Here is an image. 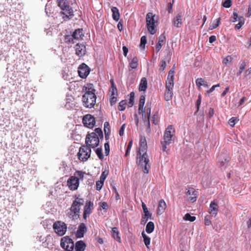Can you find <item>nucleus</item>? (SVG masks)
<instances>
[{"label": "nucleus", "mask_w": 251, "mask_h": 251, "mask_svg": "<svg viewBox=\"0 0 251 251\" xmlns=\"http://www.w3.org/2000/svg\"><path fill=\"white\" fill-rule=\"evenodd\" d=\"M149 159L147 152H144L138 156L137 155L136 163L138 166L142 169L143 172L145 174L149 173V170L151 168L149 164Z\"/></svg>", "instance_id": "nucleus-1"}, {"label": "nucleus", "mask_w": 251, "mask_h": 251, "mask_svg": "<svg viewBox=\"0 0 251 251\" xmlns=\"http://www.w3.org/2000/svg\"><path fill=\"white\" fill-rule=\"evenodd\" d=\"M58 6L62 10V14L64 15V18L66 17L69 18L74 15L73 10L69 5L68 0H57Z\"/></svg>", "instance_id": "nucleus-2"}, {"label": "nucleus", "mask_w": 251, "mask_h": 251, "mask_svg": "<svg viewBox=\"0 0 251 251\" xmlns=\"http://www.w3.org/2000/svg\"><path fill=\"white\" fill-rule=\"evenodd\" d=\"M155 15L151 12L148 13L146 15L147 27L149 32L152 35L155 33V27L157 20L155 19Z\"/></svg>", "instance_id": "nucleus-3"}, {"label": "nucleus", "mask_w": 251, "mask_h": 251, "mask_svg": "<svg viewBox=\"0 0 251 251\" xmlns=\"http://www.w3.org/2000/svg\"><path fill=\"white\" fill-rule=\"evenodd\" d=\"M100 138L96 136V133H88L85 138V144L91 149L97 147L100 143Z\"/></svg>", "instance_id": "nucleus-4"}, {"label": "nucleus", "mask_w": 251, "mask_h": 251, "mask_svg": "<svg viewBox=\"0 0 251 251\" xmlns=\"http://www.w3.org/2000/svg\"><path fill=\"white\" fill-rule=\"evenodd\" d=\"M84 36L83 30L78 28L75 29L71 35H67L65 37V42L69 43H75L76 41L80 39Z\"/></svg>", "instance_id": "nucleus-5"}, {"label": "nucleus", "mask_w": 251, "mask_h": 251, "mask_svg": "<svg viewBox=\"0 0 251 251\" xmlns=\"http://www.w3.org/2000/svg\"><path fill=\"white\" fill-rule=\"evenodd\" d=\"M91 150L88 146H82L77 153L79 159L82 161H86L90 157Z\"/></svg>", "instance_id": "nucleus-6"}, {"label": "nucleus", "mask_w": 251, "mask_h": 251, "mask_svg": "<svg viewBox=\"0 0 251 251\" xmlns=\"http://www.w3.org/2000/svg\"><path fill=\"white\" fill-rule=\"evenodd\" d=\"M60 246L65 250V251H72L74 249L75 244L71 238L69 236H65L61 239Z\"/></svg>", "instance_id": "nucleus-7"}, {"label": "nucleus", "mask_w": 251, "mask_h": 251, "mask_svg": "<svg viewBox=\"0 0 251 251\" xmlns=\"http://www.w3.org/2000/svg\"><path fill=\"white\" fill-rule=\"evenodd\" d=\"M53 228L58 235L62 236L65 234L67 226L64 222L59 221L53 223Z\"/></svg>", "instance_id": "nucleus-8"}, {"label": "nucleus", "mask_w": 251, "mask_h": 251, "mask_svg": "<svg viewBox=\"0 0 251 251\" xmlns=\"http://www.w3.org/2000/svg\"><path fill=\"white\" fill-rule=\"evenodd\" d=\"M84 201L83 199L77 198L73 201L70 208L71 211L74 213V216L78 215L80 212V207L84 203Z\"/></svg>", "instance_id": "nucleus-9"}, {"label": "nucleus", "mask_w": 251, "mask_h": 251, "mask_svg": "<svg viewBox=\"0 0 251 251\" xmlns=\"http://www.w3.org/2000/svg\"><path fill=\"white\" fill-rule=\"evenodd\" d=\"M91 69L85 63H82L78 68V73L82 78H85L90 74Z\"/></svg>", "instance_id": "nucleus-10"}, {"label": "nucleus", "mask_w": 251, "mask_h": 251, "mask_svg": "<svg viewBox=\"0 0 251 251\" xmlns=\"http://www.w3.org/2000/svg\"><path fill=\"white\" fill-rule=\"evenodd\" d=\"M82 123L85 126L91 128L95 126V120L91 115L87 114L83 117Z\"/></svg>", "instance_id": "nucleus-11"}, {"label": "nucleus", "mask_w": 251, "mask_h": 251, "mask_svg": "<svg viewBox=\"0 0 251 251\" xmlns=\"http://www.w3.org/2000/svg\"><path fill=\"white\" fill-rule=\"evenodd\" d=\"M79 182L75 176H71L67 181V185L71 190H75L79 186Z\"/></svg>", "instance_id": "nucleus-12"}, {"label": "nucleus", "mask_w": 251, "mask_h": 251, "mask_svg": "<svg viewBox=\"0 0 251 251\" xmlns=\"http://www.w3.org/2000/svg\"><path fill=\"white\" fill-rule=\"evenodd\" d=\"M85 93L84 94V99H86V101H87L88 98L93 97L95 95V90L94 88L93 85L92 84H87V86L85 87Z\"/></svg>", "instance_id": "nucleus-13"}, {"label": "nucleus", "mask_w": 251, "mask_h": 251, "mask_svg": "<svg viewBox=\"0 0 251 251\" xmlns=\"http://www.w3.org/2000/svg\"><path fill=\"white\" fill-rule=\"evenodd\" d=\"M172 138L168 136L164 135L163 140L161 142L162 146V150L163 151L166 152L168 153V151L169 149L167 148V146H169L172 143Z\"/></svg>", "instance_id": "nucleus-14"}, {"label": "nucleus", "mask_w": 251, "mask_h": 251, "mask_svg": "<svg viewBox=\"0 0 251 251\" xmlns=\"http://www.w3.org/2000/svg\"><path fill=\"white\" fill-rule=\"evenodd\" d=\"M147 144L145 137H141L140 140L139 147L137 152V155H140L142 152H147Z\"/></svg>", "instance_id": "nucleus-15"}, {"label": "nucleus", "mask_w": 251, "mask_h": 251, "mask_svg": "<svg viewBox=\"0 0 251 251\" xmlns=\"http://www.w3.org/2000/svg\"><path fill=\"white\" fill-rule=\"evenodd\" d=\"M75 50L76 54L79 57H82L84 56L86 52V47L83 44L77 43L75 46Z\"/></svg>", "instance_id": "nucleus-16"}, {"label": "nucleus", "mask_w": 251, "mask_h": 251, "mask_svg": "<svg viewBox=\"0 0 251 251\" xmlns=\"http://www.w3.org/2000/svg\"><path fill=\"white\" fill-rule=\"evenodd\" d=\"M186 196L188 201L194 202L197 200V192L193 188L189 189L186 192Z\"/></svg>", "instance_id": "nucleus-17"}, {"label": "nucleus", "mask_w": 251, "mask_h": 251, "mask_svg": "<svg viewBox=\"0 0 251 251\" xmlns=\"http://www.w3.org/2000/svg\"><path fill=\"white\" fill-rule=\"evenodd\" d=\"M93 205L94 204L93 202L91 201H87L84 208L83 218L84 219H86L87 215H89L92 212V209L93 208Z\"/></svg>", "instance_id": "nucleus-18"}, {"label": "nucleus", "mask_w": 251, "mask_h": 251, "mask_svg": "<svg viewBox=\"0 0 251 251\" xmlns=\"http://www.w3.org/2000/svg\"><path fill=\"white\" fill-rule=\"evenodd\" d=\"M145 96L144 95H142L140 96L139 103V111L140 113L142 114V119H144V116H145V118L146 119V115H145V108H144V106L145 102Z\"/></svg>", "instance_id": "nucleus-19"}, {"label": "nucleus", "mask_w": 251, "mask_h": 251, "mask_svg": "<svg viewBox=\"0 0 251 251\" xmlns=\"http://www.w3.org/2000/svg\"><path fill=\"white\" fill-rule=\"evenodd\" d=\"M87 231V227L84 223H81L78 226V229L76 232V236L78 238H82L84 233Z\"/></svg>", "instance_id": "nucleus-20"}, {"label": "nucleus", "mask_w": 251, "mask_h": 251, "mask_svg": "<svg viewBox=\"0 0 251 251\" xmlns=\"http://www.w3.org/2000/svg\"><path fill=\"white\" fill-rule=\"evenodd\" d=\"M182 14L178 13L176 17L174 18L172 21L173 25L174 26L179 28L182 25Z\"/></svg>", "instance_id": "nucleus-21"}, {"label": "nucleus", "mask_w": 251, "mask_h": 251, "mask_svg": "<svg viewBox=\"0 0 251 251\" xmlns=\"http://www.w3.org/2000/svg\"><path fill=\"white\" fill-rule=\"evenodd\" d=\"M93 97L88 98V103L87 101H86V99H84V95L82 97V100L84 104V105L88 108H91L94 106L96 103V95L94 96L93 99Z\"/></svg>", "instance_id": "nucleus-22"}, {"label": "nucleus", "mask_w": 251, "mask_h": 251, "mask_svg": "<svg viewBox=\"0 0 251 251\" xmlns=\"http://www.w3.org/2000/svg\"><path fill=\"white\" fill-rule=\"evenodd\" d=\"M218 204L215 202V201H211L210 204V206H209V213L211 215L215 216L218 213Z\"/></svg>", "instance_id": "nucleus-23"}, {"label": "nucleus", "mask_w": 251, "mask_h": 251, "mask_svg": "<svg viewBox=\"0 0 251 251\" xmlns=\"http://www.w3.org/2000/svg\"><path fill=\"white\" fill-rule=\"evenodd\" d=\"M165 40L166 37L164 34H161L158 37V42L155 46V51L157 53L160 51Z\"/></svg>", "instance_id": "nucleus-24"}, {"label": "nucleus", "mask_w": 251, "mask_h": 251, "mask_svg": "<svg viewBox=\"0 0 251 251\" xmlns=\"http://www.w3.org/2000/svg\"><path fill=\"white\" fill-rule=\"evenodd\" d=\"M166 208V204L163 200H161L158 203L157 210V215H161Z\"/></svg>", "instance_id": "nucleus-25"}, {"label": "nucleus", "mask_w": 251, "mask_h": 251, "mask_svg": "<svg viewBox=\"0 0 251 251\" xmlns=\"http://www.w3.org/2000/svg\"><path fill=\"white\" fill-rule=\"evenodd\" d=\"M86 247V244L82 240L77 241L75 244V251H84Z\"/></svg>", "instance_id": "nucleus-26"}, {"label": "nucleus", "mask_w": 251, "mask_h": 251, "mask_svg": "<svg viewBox=\"0 0 251 251\" xmlns=\"http://www.w3.org/2000/svg\"><path fill=\"white\" fill-rule=\"evenodd\" d=\"M175 132V128L172 126H169L165 129L164 135L168 136L173 138Z\"/></svg>", "instance_id": "nucleus-27"}, {"label": "nucleus", "mask_w": 251, "mask_h": 251, "mask_svg": "<svg viewBox=\"0 0 251 251\" xmlns=\"http://www.w3.org/2000/svg\"><path fill=\"white\" fill-rule=\"evenodd\" d=\"M111 234L115 240L118 242H121V238L119 236V232L117 227H114L112 228Z\"/></svg>", "instance_id": "nucleus-28"}, {"label": "nucleus", "mask_w": 251, "mask_h": 251, "mask_svg": "<svg viewBox=\"0 0 251 251\" xmlns=\"http://www.w3.org/2000/svg\"><path fill=\"white\" fill-rule=\"evenodd\" d=\"M112 12V18L114 20L117 22L120 18V13L118 9L116 7H113L111 8Z\"/></svg>", "instance_id": "nucleus-29"}, {"label": "nucleus", "mask_w": 251, "mask_h": 251, "mask_svg": "<svg viewBox=\"0 0 251 251\" xmlns=\"http://www.w3.org/2000/svg\"><path fill=\"white\" fill-rule=\"evenodd\" d=\"M174 79L173 76L171 75V77H167L166 81V89H173L174 87Z\"/></svg>", "instance_id": "nucleus-30"}, {"label": "nucleus", "mask_w": 251, "mask_h": 251, "mask_svg": "<svg viewBox=\"0 0 251 251\" xmlns=\"http://www.w3.org/2000/svg\"><path fill=\"white\" fill-rule=\"evenodd\" d=\"M147 88V80L146 78H142L139 85V89L141 91H145Z\"/></svg>", "instance_id": "nucleus-31"}, {"label": "nucleus", "mask_w": 251, "mask_h": 251, "mask_svg": "<svg viewBox=\"0 0 251 251\" xmlns=\"http://www.w3.org/2000/svg\"><path fill=\"white\" fill-rule=\"evenodd\" d=\"M173 89H166L165 93V100L169 101L172 100L173 96Z\"/></svg>", "instance_id": "nucleus-32"}, {"label": "nucleus", "mask_w": 251, "mask_h": 251, "mask_svg": "<svg viewBox=\"0 0 251 251\" xmlns=\"http://www.w3.org/2000/svg\"><path fill=\"white\" fill-rule=\"evenodd\" d=\"M196 84L199 88H200L201 86H203L205 87H208L207 83L202 78H199L197 79L196 80Z\"/></svg>", "instance_id": "nucleus-33"}, {"label": "nucleus", "mask_w": 251, "mask_h": 251, "mask_svg": "<svg viewBox=\"0 0 251 251\" xmlns=\"http://www.w3.org/2000/svg\"><path fill=\"white\" fill-rule=\"evenodd\" d=\"M154 229V225L152 222H149L147 223L146 227V231L148 233H151Z\"/></svg>", "instance_id": "nucleus-34"}, {"label": "nucleus", "mask_w": 251, "mask_h": 251, "mask_svg": "<svg viewBox=\"0 0 251 251\" xmlns=\"http://www.w3.org/2000/svg\"><path fill=\"white\" fill-rule=\"evenodd\" d=\"M142 236L143 238V241L144 244L147 248H149V246L151 242V238L148 236H147L144 232V231H142Z\"/></svg>", "instance_id": "nucleus-35"}, {"label": "nucleus", "mask_w": 251, "mask_h": 251, "mask_svg": "<svg viewBox=\"0 0 251 251\" xmlns=\"http://www.w3.org/2000/svg\"><path fill=\"white\" fill-rule=\"evenodd\" d=\"M221 18H218L216 20L213 21L211 24L210 25L209 29L212 30L216 28L219 25L220 23Z\"/></svg>", "instance_id": "nucleus-36"}, {"label": "nucleus", "mask_w": 251, "mask_h": 251, "mask_svg": "<svg viewBox=\"0 0 251 251\" xmlns=\"http://www.w3.org/2000/svg\"><path fill=\"white\" fill-rule=\"evenodd\" d=\"M218 161L219 162V165L221 166L222 169L225 168L226 167V164L227 163L228 160L225 157L223 158L219 157Z\"/></svg>", "instance_id": "nucleus-37"}, {"label": "nucleus", "mask_w": 251, "mask_h": 251, "mask_svg": "<svg viewBox=\"0 0 251 251\" xmlns=\"http://www.w3.org/2000/svg\"><path fill=\"white\" fill-rule=\"evenodd\" d=\"M138 60L137 57L136 56L134 57L132 59L130 62L129 63L130 67H131L132 69H134L137 68L138 67Z\"/></svg>", "instance_id": "nucleus-38"}, {"label": "nucleus", "mask_w": 251, "mask_h": 251, "mask_svg": "<svg viewBox=\"0 0 251 251\" xmlns=\"http://www.w3.org/2000/svg\"><path fill=\"white\" fill-rule=\"evenodd\" d=\"M151 214H150L149 212L144 213V215L142 217V219L141 220V225H145L148 221L149 218L151 217Z\"/></svg>", "instance_id": "nucleus-39"}, {"label": "nucleus", "mask_w": 251, "mask_h": 251, "mask_svg": "<svg viewBox=\"0 0 251 251\" xmlns=\"http://www.w3.org/2000/svg\"><path fill=\"white\" fill-rule=\"evenodd\" d=\"M84 175V173L82 171H77L75 173L74 175L72 176H75V178H77L78 181H79V179L83 180Z\"/></svg>", "instance_id": "nucleus-40"}, {"label": "nucleus", "mask_w": 251, "mask_h": 251, "mask_svg": "<svg viewBox=\"0 0 251 251\" xmlns=\"http://www.w3.org/2000/svg\"><path fill=\"white\" fill-rule=\"evenodd\" d=\"M93 133H96V136L99 137V138H100V139H102L103 137L102 131L99 127L96 128L95 129V132H93Z\"/></svg>", "instance_id": "nucleus-41"}, {"label": "nucleus", "mask_w": 251, "mask_h": 251, "mask_svg": "<svg viewBox=\"0 0 251 251\" xmlns=\"http://www.w3.org/2000/svg\"><path fill=\"white\" fill-rule=\"evenodd\" d=\"M184 219L186 221L193 222L196 220V217L192 216L189 213H186L184 216Z\"/></svg>", "instance_id": "nucleus-42"}, {"label": "nucleus", "mask_w": 251, "mask_h": 251, "mask_svg": "<svg viewBox=\"0 0 251 251\" xmlns=\"http://www.w3.org/2000/svg\"><path fill=\"white\" fill-rule=\"evenodd\" d=\"M95 152L100 159L102 160L103 159V155L102 153V149L101 148H97Z\"/></svg>", "instance_id": "nucleus-43"}, {"label": "nucleus", "mask_w": 251, "mask_h": 251, "mask_svg": "<svg viewBox=\"0 0 251 251\" xmlns=\"http://www.w3.org/2000/svg\"><path fill=\"white\" fill-rule=\"evenodd\" d=\"M147 43V37L145 36L141 37L140 39V47L142 49L145 48V45Z\"/></svg>", "instance_id": "nucleus-44"}, {"label": "nucleus", "mask_w": 251, "mask_h": 251, "mask_svg": "<svg viewBox=\"0 0 251 251\" xmlns=\"http://www.w3.org/2000/svg\"><path fill=\"white\" fill-rule=\"evenodd\" d=\"M126 102L125 100H122L119 103L118 109L120 111H124L126 109Z\"/></svg>", "instance_id": "nucleus-45"}, {"label": "nucleus", "mask_w": 251, "mask_h": 251, "mask_svg": "<svg viewBox=\"0 0 251 251\" xmlns=\"http://www.w3.org/2000/svg\"><path fill=\"white\" fill-rule=\"evenodd\" d=\"M246 66V64L245 62H243L241 64V65L239 67V71L237 73V75L238 76L241 75V73H242V71L245 69Z\"/></svg>", "instance_id": "nucleus-46"}, {"label": "nucleus", "mask_w": 251, "mask_h": 251, "mask_svg": "<svg viewBox=\"0 0 251 251\" xmlns=\"http://www.w3.org/2000/svg\"><path fill=\"white\" fill-rule=\"evenodd\" d=\"M134 92H131L130 94V98L129 100V102H128V106L129 107H132L134 104Z\"/></svg>", "instance_id": "nucleus-47"}, {"label": "nucleus", "mask_w": 251, "mask_h": 251, "mask_svg": "<svg viewBox=\"0 0 251 251\" xmlns=\"http://www.w3.org/2000/svg\"><path fill=\"white\" fill-rule=\"evenodd\" d=\"M151 108H145L146 119L145 118V116H144V119H143V121L146 120V119H148V120L150 119V116H151Z\"/></svg>", "instance_id": "nucleus-48"}, {"label": "nucleus", "mask_w": 251, "mask_h": 251, "mask_svg": "<svg viewBox=\"0 0 251 251\" xmlns=\"http://www.w3.org/2000/svg\"><path fill=\"white\" fill-rule=\"evenodd\" d=\"M104 181L99 180L96 182V189L98 191H100L103 185Z\"/></svg>", "instance_id": "nucleus-49"}, {"label": "nucleus", "mask_w": 251, "mask_h": 251, "mask_svg": "<svg viewBox=\"0 0 251 251\" xmlns=\"http://www.w3.org/2000/svg\"><path fill=\"white\" fill-rule=\"evenodd\" d=\"M104 132L106 133H110V126L109 123L105 122L104 123Z\"/></svg>", "instance_id": "nucleus-50"}, {"label": "nucleus", "mask_w": 251, "mask_h": 251, "mask_svg": "<svg viewBox=\"0 0 251 251\" xmlns=\"http://www.w3.org/2000/svg\"><path fill=\"white\" fill-rule=\"evenodd\" d=\"M104 148L105 155L107 156L109 154L110 152V146L108 142H107L104 144Z\"/></svg>", "instance_id": "nucleus-51"}, {"label": "nucleus", "mask_w": 251, "mask_h": 251, "mask_svg": "<svg viewBox=\"0 0 251 251\" xmlns=\"http://www.w3.org/2000/svg\"><path fill=\"white\" fill-rule=\"evenodd\" d=\"M222 6L226 8H229L231 6V0H225L222 3Z\"/></svg>", "instance_id": "nucleus-52"}, {"label": "nucleus", "mask_w": 251, "mask_h": 251, "mask_svg": "<svg viewBox=\"0 0 251 251\" xmlns=\"http://www.w3.org/2000/svg\"><path fill=\"white\" fill-rule=\"evenodd\" d=\"M132 141L131 140V141H130L128 142V145L127 146L126 151V153H125V155L126 156H127L128 155L129 151H130V150L131 149V148L132 147Z\"/></svg>", "instance_id": "nucleus-53"}, {"label": "nucleus", "mask_w": 251, "mask_h": 251, "mask_svg": "<svg viewBox=\"0 0 251 251\" xmlns=\"http://www.w3.org/2000/svg\"><path fill=\"white\" fill-rule=\"evenodd\" d=\"M232 61V57L230 56H227L223 60V64L226 65L228 63Z\"/></svg>", "instance_id": "nucleus-54"}, {"label": "nucleus", "mask_w": 251, "mask_h": 251, "mask_svg": "<svg viewBox=\"0 0 251 251\" xmlns=\"http://www.w3.org/2000/svg\"><path fill=\"white\" fill-rule=\"evenodd\" d=\"M8 9V7H0V17H2V16H4L5 14V10L7 12Z\"/></svg>", "instance_id": "nucleus-55"}, {"label": "nucleus", "mask_w": 251, "mask_h": 251, "mask_svg": "<svg viewBox=\"0 0 251 251\" xmlns=\"http://www.w3.org/2000/svg\"><path fill=\"white\" fill-rule=\"evenodd\" d=\"M201 103V96L200 95H199V96L198 97V99L196 101L197 112H198Z\"/></svg>", "instance_id": "nucleus-56"}, {"label": "nucleus", "mask_w": 251, "mask_h": 251, "mask_svg": "<svg viewBox=\"0 0 251 251\" xmlns=\"http://www.w3.org/2000/svg\"><path fill=\"white\" fill-rule=\"evenodd\" d=\"M108 175V172L106 173L105 171H103L102 174H101V176H100V180L104 181L105 179H106V177Z\"/></svg>", "instance_id": "nucleus-57"}, {"label": "nucleus", "mask_w": 251, "mask_h": 251, "mask_svg": "<svg viewBox=\"0 0 251 251\" xmlns=\"http://www.w3.org/2000/svg\"><path fill=\"white\" fill-rule=\"evenodd\" d=\"M126 127V124H123L120 127V130H119V135L120 136H123L124 134V131Z\"/></svg>", "instance_id": "nucleus-58"}, {"label": "nucleus", "mask_w": 251, "mask_h": 251, "mask_svg": "<svg viewBox=\"0 0 251 251\" xmlns=\"http://www.w3.org/2000/svg\"><path fill=\"white\" fill-rule=\"evenodd\" d=\"M236 118L232 117L229 120V124L231 126H233L236 124Z\"/></svg>", "instance_id": "nucleus-59"}, {"label": "nucleus", "mask_w": 251, "mask_h": 251, "mask_svg": "<svg viewBox=\"0 0 251 251\" xmlns=\"http://www.w3.org/2000/svg\"><path fill=\"white\" fill-rule=\"evenodd\" d=\"M173 3H169L167 6V10L169 13H172L173 12Z\"/></svg>", "instance_id": "nucleus-60"}, {"label": "nucleus", "mask_w": 251, "mask_h": 251, "mask_svg": "<svg viewBox=\"0 0 251 251\" xmlns=\"http://www.w3.org/2000/svg\"><path fill=\"white\" fill-rule=\"evenodd\" d=\"M100 206L104 210H107L108 208L107 202L105 201L101 202L100 203Z\"/></svg>", "instance_id": "nucleus-61"}, {"label": "nucleus", "mask_w": 251, "mask_h": 251, "mask_svg": "<svg viewBox=\"0 0 251 251\" xmlns=\"http://www.w3.org/2000/svg\"><path fill=\"white\" fill-rule=\"evenodd\" d=\"M167 64L165 60H162L161 62V64L160 67V71H163L166 67Z\"/></svg>", "instance_id": "nucleus-62"}, {"label": "nucleus", "mask_w": 251, "mask_h": 251, "mask_svg": "<svg viewBox=\"0 0 251 251\" xmlns=\"http://www.w3.org/2000/svg\"><path fill=\"white\" fill-rule=\"evenodd\" d=\"M238 18V14L236 12H234L233 13V17L230 20L232 22H235L237 21Z\"/></svg>", "instance_id": "nucleus-63"}, {"label": "nucleus", "mask_w": 251, "mask_h": 251, "mask_svg": "<svg viewBox=\"0 0 251 251\" xmlns=\"http://www.w3.org/2000/svg\"><path fill=\"white\" fill-rule=\"evenodd\" d=\"M214 109L212 108H210L209 112L207 114V116L209 118H211L214 115Z\"/></svg>", "instance_id": "nucleus-64"}]
</instances>
